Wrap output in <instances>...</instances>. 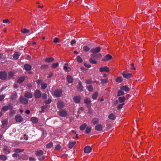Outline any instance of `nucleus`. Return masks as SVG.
Returning a JSON list of instances; mask_svg holds the SVG:
<instances>
[{
  "label": "nucleus",
  "mask_w": 161,
  "mask_h": 161,
  "mask_svg": "<svg viewBox=\"0 0 161 161\" xmlns=\"http://www.w3.org/2000/svg\"><path fill=\"white\" fill-rule=\"evenodd\" d=\"M124 105V103L119 104V105H118V106L117 107V109H120L121 108H122L123 105Z\"/></svg>",
  "instance_id": "obj_58"
},
{
  "label": "nucleus",
  "mask_w": 161,
  "mask_h": 161,
  "mask_svg": "<svg viewBox=\"0 0 161 161\" xmlns=\"http://www.w3.org/2000/svg\"><path fill=\"white\" fill-rule=\"evenodd\" d=\"M7 77V73L5 71H1L0 72V78L1 80H5Z\"/></svg>",
  "instance_id": "obj_4"
},
{
  "label": "nucleus",
  "mask_w": 161,
  "mask_h": 161,
  "mask_svg": "<svg viewBox=\"0 0 161 161\" xmlns=\"http://www.w3.org/2000/svg\"><path fill=\"white\" fill-rule=\"evenodd\" d=\"M64 103L61 101H58L57 103V108H62L64 107Z\"/></svg>",
  "instance_id": "obj_14"
},
{
  "label": "nucleus",
  "mask_w": 161,
  "mask_h": 161,
  "mask_svg": "<svg viewBox=\"0 0 161 161\" xmlns=\"http://www.w3.org/2000/svg\"><path fill=\"white\" fill-rule=\"evenodd\" d=\"M5 96L4 95H0V101H1L3 100L5 98Z\"/></svg>",
  "instance_id": "obj_61"
},
{
  "label": "nucleus",
  "mask_w": 161,
  "mask_h": 161,
  "mask_svg": "<svg viewBox=\"0 0 161 161\" xmlns=\"http://www.w3.org/2000/svg\"><path fill=\"white\" fill-rule=\"evenodd\" d=\"M119 100L120 103H122L125 101V98L124 97H119Z\"/></svg>",
  "instance_id": "obj_34"
},
{
  "label": "nucleus",
  "mask_w": 161,
  "mask_h": 161,
  "mask_svg": "<svg viewBox=\"0 0 161 161\" xmlns=\"http://www.w3.org/2000/svg\"><path fill=\"white\" fill-rule=\"evenodd\" d=\"M43 82V80H37L36 82L38 85H39Z\"/></svg>",
  "instance_id": "obj_59"
},
{
  "label": "nucleus",
  "mask_w": 161,
  "mask_h": 161,
  "mask_svg": "<svg viewBox=\"0 0 161 161\" xmlns=\"http://www.w3.org/2000/svg\"><path fill=\"white\" fill-rule=\"evenodd\" d=\"M75 142H70L69 144V148H72L73 146L75 144Z\"/></svg>",
  "instance_id": "obj_33"
},
{
  "label": "nucleus",
  "mask_w": 161,
  "mask_h": 161,
  "mask_svg": "<svg viewBox=\"0 0 161 161\" xmlns=\"http://www.w3.org/2000/svg\"><path fill=\"white\" fill-rule=\"evenodd\" d=\"M81 97L80 96H75L73 98V100L74 102L76 103H80Z\"/></svg>",
  "instance_id": "obj_15"
},
{
  "label": "nucleus",
  "mask_w": 161,
  "mask_h": 161,
  "mask_svg": "<svg viewBox=\"0 0 161 161\" xmlns=\"http://www.w3.org/2000/svg\"><path fill=\"white\" fill-rule=\"evenodd\" d=\"M67 80L68 83H71L73 82V79L72 76L68 75L67 77Z\"/></svg>",
  "instance_id": "obj_22"
},
{
  "label": "nucleus",
  "mask_w": 161,
  "mask_h": 161,
  "mask_svg": "<svg viewBox=\"0 0 161 161\" xmlns=\"http://www.w3.org/2000/svg\"><path fill=\"white\" fill-rule=\"evenodd\" d=\"M58 64H59L58 63H56L53 64L52 65V68L54 69L55 68H56L58 66Z\"/></svg>",
  "instance_id": "obj_47"
},
{
  "label": "nucleus",
  "mask_w": 161,
  "mask_h": 161,
  "mask_svg": "<svg viewBox=\"0 0 161 161\" xmlns=\"http://www.w3.org/2000/svg\"><path fill=\"white\" fill-rule=\"evenodd\" d=\"M64 69L67 72H68L71 70V69L69 67H67L66 66H64Z\"/></svg>",
  "instance_id": "obj_50"
},
{
  "label": "nucleus",
  "mask_w": 161,
  "mask_h": 161,
  "mask_svg": "<svg viewBox=\"0 0 161 161\" xmlns=\"http://www.w3.org/2000/svg\"><path fill=\"white\" fill-rule=\"evenodd\" d=\"M47 105H46V106H44L42 107L41 109H42V110L40 112V113H41L44 112V109L45 108H47Z\"/></svg>",
  "instance_id": "obj_53"
},
{
  "label": "nucleus",
  "mask_w": 161,
  "mask_h": 161,
  "mask_svg": "<svg viewBox=\"0 0 161 161\" xmlns=\"http://www.w3.org/2000/svg\"><path fill=\"white\" fill-rule=\"evenodd\" d=\"M86 82L87 84H91L92 83V80L91 79H88L86 80Z\"/></svg>",
  "instance_id": "obj_57"
},
{
  "label": "nucleus",
  "mask_w": 161,
  "mask_h": 161,
  "mask_svg": "<svg viewBox=\"0 0 161 161\" xmlns=\"http://www.w3.org/2000/svg\"><path fill=\"white\" fill-rule=\"evenodd\" d=\"M83 49L85 52H87L90 49V48L87 46H84L83 47Z\"/></svg>",
  "instance_id": "obj_37"
},
{
  "label": "nucleus",
  "mask_w": 161,
  "mask_h": 161,
  "mask_svg": "<svg viewBox=\"0 0 161 161\" xmlns=\"http://www.w3.org/2000/svg\"><path fill=\"white\" fill-rule=\"evenodd\" d=\"M54 60V58L53 57L47 58H46L45 61L47 63H49L50 62L53 61Z\"/></svg>",
  "instance_id": "obj_27"
},
{
  "label": "nucleus",
  "mask_w": 161,
  "mask_h": 161,
  "mask_svg": "<svg viewBox=\"0 0 161 161\" xmlns=\"http://www.w3.org/2000/svg\"><path fill=\"white\" fill-rule=\"evenodd\" d=\"M102 57L100 54H93L91 55V57L89 59V62L90 63L92 64H96L97 63V61L96 60L98 59H100Z\"/></svg>",
  "instance_id": "obj_1"
},
{
  "label": "nucleus",
  "mask_w": 161,
  "mask_h": 161,
  "mask_svg": "<svg viewBox=\"0 0 161 161\" xmlns=\"http://www.w3.org/2000/svg\"><path fill=\"white\" fill-rule=\"evenodd\" d=\"M24 69L27 71H29L31 69V66L28 64H25L24 66Z\"/></svg>",
  "instance_id": "obj_24"
},
{
  "label": "nucleus",
  "mask_w": 161,
  "mask_h": 161,
  "mask_svg": "<svg viewBox=\"0 0 161 161\" xmlns=\"http://www.w3.org/2000/svg\"><path fill=\"white\" fill-rule=\"evenodd\" d=\"M47 86V85L46 83H43L42 84L41 87L42 89H45Z\"/></svg>",
  "instance_id": "obj_51"
},
{
  "label": "nucleus",
  "mask_w": 161,
  "mask_h": 161,
  "mask_svg": "<svg viewBox=\"0 0 161 161\" xmlns=\"http://www.w3.org/2000/svg\"><path fill=\"white\" fill-rule=\"evenodd\" d=\"M124 94V92L122 90H119L118 92L117 96H120L123 95Z\"/></svg>",
  "instance_id": "obj_43"
},
{
  "label": "nucleus",
  "mask_w": 161,
  "mask_h": 161,
  "mask_svg": "<svg viewBox=\"0 0 161 161\" xmlns=\"http://www.w3.org/2000/svg\"><path fill=\"white\" fill-rule=\"evenodd\" d=\"M11 110L10 112V115L11 116H12L13 115H14L15 113V111L14 110L11 109Z\"/></svg>",
  "instance_id": "obj_54"
},
{
  "label": "nucleus",
  "mask_w": 161,
  "mask_h": 161,
  "mask_svg": "<svg viewBox=\"0 0 161 161\" xmlns=\"http://www.w3.org/2000/svg\"><path fill=\"white\" fill-rule=\"evenodd\" d=\"M87 126V125L86 123H84L80 127V129L81 130H84Z\"/></svg>",
  "instance_id": "obj_38"
},
{
  "label": "nucleus",
  "mask_w": 161,
  "mask_h": 161,
  "mask_svg": "<svg viewBox=\"0 0 161 161\" xmlns=\"http://www.w3.org/2000/svg\"><path fill=\"white\" fill-rule=\"evenodd\" d=\"M20 101L22 103L27 104L28 103V100L24 98L20 97Z\"/></svg>",
  "instance_id": "obj_18"
},
{
  "label": "nucleus",
  "mask_w": 161,
  "mask_h": 161,
  "mask_svg": "<svg viewBox=\"0 0 161 161\" xmlns=\"http://www.w3.org/2000/svg\"><path fill=\"white\" fill-rule=\"evenodd\" d=\"M77 60L79 63H82V59L80 56H77Z\"/></svg>",
  "instance_id": "obj_46"
},
{
  "label": "nucleus",
  "mask_w": 161,
  "mask_h": 161,
  "mask_svg": "<svg viewBox=\"0 0 161 161\" xmlns=\"http://www.w3.org/2000/svg\"><path fill=\"white\" fill-rule=\"evenodd\" d=\"M24 149H19V148H16L15 149L14 152L15 153H20L24 151Z\"/></svg>",
  "instance_id": "obj_39"
},
{
  "label": "nucleus",
  "mask_w": 161,
  "mask_h": 161,
  "mask_svg": "<svg viewBox=\"0 0 161 161\" xmlns=\"http://www.w3.org/2000/svg\"><path fill=\"white\" fill-rule=\"evenodd\" d=\"M122 77L121 76L117 77L115 79V81L117 82L121 83L123 81Z\"/></svg>",
  "instance_id": "obj_30"
},
{
  "label": "nucleus",
  "mask_w": 161,
  "mask_h": 161,
  "mask_svg": "<svg viewBox=\"0 0 161 161\" xmlns=\"http://www.w3.org/2000/svg\"><path fill=\"white\" fill-rule=\"evenodd\" d=\"M53 142H51L46 145V147L47 148H49L52 147L53 146Z\"/></svg>",
  "instance_id": "obj_41"
},
{
  "label": "nucleus",
  "mask_w": 161,
  "mask_h": 161,
  "mask_svg": "<svg viewBox=\"0 0 161 161\" xmlns=\"http://www.w3.org/2000/svg\"><path fill=\"white\" fill-rule=\"evenodd\" d=\"M84 110V108L82 107H80V108H79V110H78V113H79V114H80V112L81 111H82L83 110Z\"/></svg>",
  "instance_id": "obj_64"
},
{
  "label": "nucleus",
  "mask_w": 161,
  "mask_h": 161,
  "mask_svg": "<svg viewBox=\"0 0 161 161\" xmlns=\"http://www.w3.org/2000/svg\"><path fill=\"white\" fill-rule=\"evenodd\" d=\"M101 50V48L99 47H96L91 49V52L93 54L97 53H99Z\"/></svg>",
  "instance_id": "obj_5"
},
{
  "label": "nucleus",
  "mask_w": 161,
  "mask_h": 161,
  "mask_svg": "<svg viewBox=\"0 0 161 161\" xmlns=\"http://www.w3.org/2000/svg\"><path fill=\"white\" fill-rule=\"evenodd\" d=\"M17 97V94L16 92H15V93H12L11 95V98L13 100L15 99Z\"/></svg>",
  "instance_id": "obj_31"
},
{
  "label": "nucleus",
  "mask_w": 161,
  "mask_h": 161,
  "mask_svg": "<svg viewBox=\"0 0 161 161\" xmlns=\"http://www.w3.org/2000/svg\"><path fill=\"white\" fill-rule=\"evenodd\" d=\"M98 122V119L97 118H94L92 120V122L93 124L95 125Z\"/></svg>",
  "instance_id": "obj_40"
},
{
  "label": "nucleus",
  "mask_w": 161,
  "mask_h": 161,
  "mask_svg": "<svg viewBox=\"0 0 161 161\" xmlns=\"http://www.w3.org/2000/svg\"><path fill=\"white\" fill-rule=\"evenodd\" d=\"M24 96L27 98H31L32 97V94L31 93L27 92L25 93Z\"/></svg>",
  "instance_id": "obj_23"
},
{
  "label": "nucleus",
  "mask_w": 161,
  "mask_h": 161,
  "mask_svg": "<svg viewBox=\"0 0 161 161\" xmlns=\"http://www.w3.org/2000/svg\"><path fill=\"white\" fill-rule=\"evenodd\" d=\"M59 115L62 117H65L67 115V112L66 110H64L61 109L59 110L58 112Z\"/></svg>",
  "instance_id": "obj_6"
},
{
  "label": "nucleus",
  "mask_w": 161,
  "mask_h": 161,
  "mask_svg": "<svg viewBox=\"0 0 161 161\" xmlns=\"http://www.w3.org/2000/svg\"><path fill=\"white\" fill-rule=\"evenodd\" d=\"M43 152L41 150H39L35 152V154L37 156H40L43 155Z\"/></svg>",
  "instance_id": "obj_25"
},
{
  "label": "nucleus",
  "mask_w": 161,
  "mask_h": 161,
  "mask_svg": "<svg viewBox=\"0 0 161 161\" xmlns=\"http://www.w3.org/2000/svg\"><path fill=\"white\" fill-rule=\"evenodd\" d=\"M23 118L22 116L19 115H17L15 117L16 121L17 122H21L23 121Z\"/></svg>",
  "instance_id": "obj_10"
},
{
  "label": "nucleus",
  "mask_w": 161,
  "mask_h": 161,
  "mask_svg": "<svg viewBox=\"0 0 161 161\" xmlns=\"http://www.w3.org/2000/svg\"><path fill=\"white\" fill-rule=\"evenodd\" d=\"M88 90L90 92H92L93 90V88L91 85H89L87 86Z\"/></svg>",
  "instance_id": "obj_48"
},
{
  "label": "nucleus",
  "mask_w": 161,
  "mask_h": 161,
  "mask_svg": "<svg viewBox=\"0 0 161 161\" xmlns=\"http://www.w3.org/2000/svg\"><path fill=\"white\" fill-rule=\"evenodd\" d=\"M13 108V105L9 103L8 106H3L2 109V111L3 112L6 111L9 109H12Z\"/></svg>",
  "instance_id": "obj_3"
},
{
  "label": "nucleus",
  "mask_w": 161,
  "mask_h": 161,
  "mask_svg": "<svg viewBox=\"0 0 161 161\" xmlns=\"http://www.w3.org/2000/svg\"><path fill=\"white\" fill-rule=\"evenodd\" d=\"M63 91L61 89L56 90L54 92V95L56 97H60L62 95Z\"/></svg>",
  "instance_id": "obj_2"
},
{
  "label": "nucleus",
  "mask_w": 161,
  "mask_h": 161,
  "mask_svg": "<svg viewBox=\"0 0 161 161\" xmlns=\"http://www.w3.org/2000/svg\"><path fill=\"white\" fill-rule=\"evenodd\" d=\"M84 65L87 68H90L91 67V65L89 64L85 63Z\"/></svg>",
  "instance_id": "obj_63"
},
{
  "label": "nucleus",
  "mask_w": 161,
  "mask_h": 161,
  "mask_svg": "<svg viewBox=\"0 0 161 161\" xmlns=\"http://www.w3.org/2000/svg\"><path fill=\"white\" fill-rule=\"evenodd\" d=\"M58 41L59 39L57 37L55 38L53 40V42L56 43L58 42Z\"/></svg>",
  "instance_id": "obj_60"
},
{
  "label": "nucleus",
  "mask_w": 161,
  "mask_h": 161,
  "mask_svg": "<svg viewBox=\"0 0 161 161\" xmlns=\"http://www.w3.org/2000/svg\"><path fill=\"white\" fill-rule=\"evenodd\" d=\"M91 130V127H87L86 128V129L85 131V132L86 134H88L89 133Z\"/></svg>",
  "instance_id": "obj_42"
},
{
  "label": "nucleus",
  "mask_w": 161,
  "mask_h": 161,
  "mask_svg": "<svg viewBox=\"0 0 161 161\" xmlns=\"http://www.w3.org/2000/svg\"><path fill=\"white\" fill-rule=\"evenodd\" d=\"M76 42V41L75 39H73L70 42L71 45L73 46L74 44H75Z\"/></svg>",
  "instance_id": "obj_56"
},
{
  "label": "nucleus",
  "mask_w": 161,
  "mask_h": 161,
  "mask_svg": "<svg viewBox=\"0 0 161 161\" xmlns=\"http://www.w3.org/2000/svg\"><path fill=\"white\" fill-rule=\"evenodd\" d=\"M99 71L101 72H108L109 69V68L107 66H105L104 67L101 68L99 69Z\"/></svg>",
  "instance_id": "obj_13"
},
{
  "label": "nucleus",
  "mask_w": 161,
  "mask_h": 161,
  "mask_svg": "<svg viewBox=\"0 0 161 161\" xmlns=\"http://www.w3.org/2000/svg\"><path fill=\"white\" fill-rule=\"evenodd\" d=\"M77 88L78 90L80 92H81L83 90V87L80 81L78 82V85Z\"/></svg>",
  "instance_id": "obj_19"
},
{
  "label": "nucleus",
  "mask_w": 161,
  "mask_h": 161,
  "mask_svg": "<svg viewBox=\"0 0 161 161\" xmlns=\"http://www.w3.org/2000/svg\"><path fill=\"white\" fill-rule=\"evenodd\" d=\"M2 128H6L7 125L8 124V120L7 119H5L3 120L2 121Z\"/></svg>",
  "instance_id": "obj_11"
},
{
  "label": "nucleus",
  "mask_w": 161,
  "mask_h": 161,
  "mask_svg": "<svg viewBox=\"0 0 161 161\" xmlns=\"http://www.w3.org/2000/svg\"><path fill=\"white\" fill-rule=\"evenodd\" d=\"M14 73L12 71H10L8 74V78L9 79H11L14 76Z\"/></svg>",
  "instance_id": "obj_35"
},
{
  "label": "nucleus",
  "mask_w": 161,
  "mask_h": 161,
  "mask_svg": "<svg viewBox=\"0 0 161 161\" xmlns=\"http://www.w3.org/2000/svg\"><path fill=\"white\" fill-rule=\"evenodd\" d=\"M84 101L85 103L87 104L90 103L91 102V101L89 98H86V99L84 100Z\"/></svg>",
  "instance_id": "obj_49"
},
{
  "label": "nucleus",
  "mask_w": 161,
  "mask_h": 161,
  "mask_svg": "<svg viewBox=\"0 0 161 161\" xmlns=\"http://www.w3.org/2000/svg\"><path fill=\"white\" fill-rule=\"evenodd\" d=\"M7 157L5 155H0V159L3 161H5L7 159Z\"/></svg>",
  "instance_id": "obj_32"
},
{
  "label": "nucleus",
  "mask_w": 161,
  "mask_h": 161,
  "mask_svg": "<svg viewBox=\"0 0 161 161\" xmlns=\"http://www.w3.org/2000/svg\"><path fill=\"white\" fill-rule=\"evenodd\" d=\"M108 117L111 119L114 120L115 119L116 116L114 114L111 113L108 115Z\"/></svg>",
  "instance_id": "obj_29"
},
{
  "label": "nucleus",
  "mask_w": 161,
  "mask_h": 161,
  "mask_svg": "<svg viewBox=\"0 0 161 161\" xmlns=\"http://www.w3.org/2000/svg\"><path fill=\"white\" fill-rule=\"evenodd\" d=\"M25 77L24 76H22L19 77L17 80V82L19 83H22L25 80Z\"/></svg>",
  "instance_id": "obj_20"
},
{
  "label": "nucleus",
  "mask_w": 161,
  "mask_h": 161,
  "mask_svg": "<svg viewBox=\"0 0 161 161\" xmlns=\"http://www.w3.org/2000/svg\"><path fill=\"white\" fill-rule=\"evenodd\" d=\"M31 121L33 123H36L38 121V119L36 117H32L31 119Z\"/></svg>",
  "instance_id": "obj_26"
},
{
  "label": "nucleus",
  "mask_w": 161,
  "mask_h": 161,
  "mask_svg": "<svg viewBox=\"0 0 161 161\" xmlns=\"http://www.w3.org/2000/svg\"><path fill=\"white\" fill-rule=\"evenodd\" d=\"M95 128L97 131H101L102 129V126L101 124H98L95 127Z\"/></svg>",
  "instance_id": "obj_28"
},
{
  "label": "nucleus",
  "mask_w": 161,
  "mask_h": 161,
  "mask_svg": "<svg viewBox=\"0 0 161 161\" xmlns=\"http://www.w3.org/2000/svg\"><path fill=\"white\" fill-rule=\"evenodd\" d=\"M61 148V147L59 144L57 145L55 148V150H56L58 151L60 150Z\"/></svg>",
  "instance_id": "obj_52"
},
{
  "label": "nucleus",
  "mask_w": 161,
  "mask_h": 161,
  "mask_svg": "<svg viewBox=\"0 0 161 161\" xmlns=\"http://www.w3.org/2000/svg\"><path fill=\"white\" fill-rule=\"evenodd\" d=\"M98 92H96L95 93H94L92 95V98L93 99H96L98 96Z\"/></svg>",
  "instance_id": "obj_36"
},
{
  "label": "nucleus",
  "mask_w": 161,
  "mask_h": 161,
  "mask_svg": "<svg viewBox=\"0 0 161 161\" xmlns=\"http://www.w3.org/2000/svg\"><path fill=\"white\" fill-rule=\"evenodd\" d=\"M120 89L121 90L124 91L125 92H128L130 90V88L126 86H123L121 87Z\"/></svg>",
  "instance_id": "obj_17"
},
{
  "label": "nucleus",
  "mask_w": 161,
  "mask_h": 161,
  "mask_svg": "<svg viewBox=\"0 0 161 161\" xmlns=\"http://www.w3.org/2000/svg\"><path fill=\"white\" fill-rule=\"evenodd\" d=\"M92 148L91 147L89 146H86L84 149V152L85 153H89L91 152Z\"/></svg>",
  "instance_id": "obj_12"
},
{
  "label": "nucleus",
  "mask_w": 161,
  "mask_h": 161,
  "mask_svg": "<svg viewBox=\"0 0 161 161\" xmlns=\"http://www.w3.org/2000/svg\"><path fill=\"white\" fill-rule=\"evenodd\" d=\"M51 98H49L47 100H46L45 102V103L46 104H49L51 102Z\"/></svg>",
  "instance_id": "obj_55"
},
{
  "label": "nucleus",
  "mask_w": 161,
  "mask_h": 161,
  "mask_svg": "<svg viewBox=\"0 0 161 161\" xmlns=\"http://www.w3.org/2000/svg\"><path fill=\"white\" fill-rule=\"evenodd\" d=\"M42 97L43 99H46L47 97V94L45 93L43 94L42 96Z\"/></svg>",
  "instance_id": "obj_62"
},
{
  "label": "nucleus",
  "mask_w": 161,
  "mask_h": 161,
  "mask_svg": "<svg viewBox=\"0 0 161 161\" xmlns=\"http://www.w3.org/2000/svg\"><path fill=\"white\" fill-rule=\"evenodd\" d=\"M122 75L124 78L126 79H129L131 77L132 74L128 73L126 71H125L122 73Z\"/></svg>",
  "instance_id": "obj_8"
},
{
  "label": "nucleus",
  "mask_w": 161,
  "mask_h": 161,
  "mask_svg": "<svg viewBox=\"0 0 161 161\" xmlns=\"http://www.w3.org/2000/svg\"><path fill=\"white\" fill-rule=\"evenodd\" d=\"M101 83L103 84H104V83H107L108 82V78L104 79H101Z\"/></svg>",
  "instance_id": "obj_44"
},
{
  "label": "nucleus",
  "mask_w": 161,
  "mask_h": 161,
  "mask_svg": "<svg viewBox=\"0 0 161 161\" xmlns=\"http://www.w3.org/2000/svg\"><path fill=\"white\" fill-rule=\"evenodd\" d=\"M8 148V146H4L3 150L4 153L6 154H8L10 153V150Z\"/></svg>",
  "instance_id": "obj_16"
},
{
  "label": "nucleus",
  "mask_w": 161,
  "mask_h": 161,
  "mask_svg": "<svg viewBox=\"0 0 161 161\" xmlns=\"http://www.w3.org/2000/svg\"><path fill=\"white\" fill-rule=\"evenodd\" d=\"M34 95L36 98H40L41 96V92L39 90H37L34 92Z\"/></svg>",
  "instance_id": "obj_9"
},
{
  "label": "nucleus",
  "mask_w": 161,
  "mask_h": 161,
  "mask_svg": "<svg viewBox=\"0 0 161 161\" xmlns=\"http://www.w3.org/2000/svg\"><path fill=\"white\" fill-rule=\"evenodd\" d=\"M30 31L29 30L25 28L23 30H21V32L23 33H28Z\"/></svg>",
  "instance_id": "obj_45"
},
{
  "label": "nucleus",
  "mask_w": 161,
  "mask_h": 161,
  "mask_svg": "<svg viewBox=\"0 0 161 161\" xmlns=\"http://www.w3.org/2000/svg\"><path fill=\"white\" fill-rule=\"evenodd\" d=\"M20 56V53L19 52H15L13 55V58L15 60L18 59Z\"/></svg>",
  "instance_id": "obj_21"
},
{
  "label": "nucleus",
  "mask_w": 161,
  "mask_h": 161,
  "mask_svg": "<svg viewBox=\"0 0 161 161\" xmlns=\"http://www.w3.org/2000/svg\"><path fill=\"white\" fill-rule=\"evenodd\" d=\"M112 58V57L110 54H107L102 59L103 61H107L111 59Z\"/></svg>",
  "instance_id": "obj_7"
}]
</instances>
